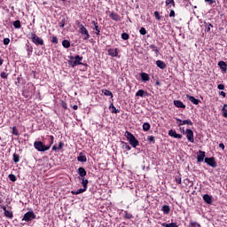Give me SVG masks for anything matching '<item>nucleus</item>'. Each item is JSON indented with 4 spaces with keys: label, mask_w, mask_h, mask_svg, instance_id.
<instances>
[{
    "label": "nucleus",
    "mask_w": 227,
    "mask_h": 227,
    "mask_svg": "<svg viewBox=\"0 0 227 227\" xmlns=\"http://www.w3.org/2000/svg\"><path fill=\"white\" fill-rule=\"evenodd\" d=\"M156 66L158 67V68H160L161 70H164V68H166V63L162 60H157Z\"/></svg>",
    "instance_id": "16"
},
{
    "label": "nucleus",
    "mask_w": 227,
    "mask_h": 227,
    "mask_svg": "<svg viewBox=\"0 0 227 227\" xmlns=\"http://www.w3.org/2000/svg\"><path fill=\"white\" fill-rule=\"evenodd\" d=\"M206 3H208V4H214L215 1L214 0H205Z\"/></svg>",
    "instance_id": "52"
},
{
    "label": "nucleus",
    "mask_w": 227,
    "mask_h": 227,
    "mask_svg": "<svg viewBox=\"0 0 227 227\" xmlns=\"http://www.w3.org/2000/svg\"><path fill=\"white\" fill-rule=\"evenodd\" d=\"M174 106H176V107H179L180 109H185V105H184V102L180 100H174Z\"/></svg>",
    "instance_id": "12"
},
{
    "label": "nucleus",
    "mask_w": 227,
    "mask_h": 227,
    "mask_svg": "<svg viewBox=\"0 0 227 227\" xmlns=\"http://www.w3.org/2000/svg\"><path fill=\"white\" fill-rule=\"evenodd\" d=\"M12 134H14V136H19V130H17V128H12Z\"/></svg>",
    "instance_id": "45"
},
{
    "label": "nucleus",
    "mask_w": 227,
    "mask_h": 227,
    "mask_svg": "<svg viewBox=\"0 0 227 227\" xmlns=\"http://www.w3.org/2000/svg\"><path fill=\"white\" fill-rule=\"evenodd\" d=\"M147 141H149V143L155 144V137H153V136H149V137H147Z\"/></svg>",
    "instance_id": "38"
},
{
    "label": "nucleus",
    "mask_w": 227,
    "mask_h": 227,
    "mask_svg": "<svg viewBox=\"0 0 227 227\" xmlns=\"http://www.w3.org/2000/svg\"><path fill=\"white\" fill-rule=\"evenodd\" d=\"M52 43H58V37H56V36H53V38H52Z\"/></svg>",
    "instance_id": "53"
},
{
    "label": "nucleus",
    "mask_w": 227,
    "mask_h": 227,
    "mask_svg": "<svg viewBox=\"0 0 227 227\" xmlns=\"http://www.w3.org/2000/svg\"><path fill=\"white\" fill-rule=\"evenodd\" d=\"M110 17L113 19V20H120V16L114 12H112Z\"/></svg>",
    "instance_id": "31"
},
{
    "label": "nucleus",
    "mask_w": 227,
    "mask_h": 227,
    "mask_svg": "<svg viewBox=\"0 0 227 227\" xmlns=\"http://www.w3.org/2000/svg\"><path fill=\"white\" fill-rule=\"evenodd\" d=\"M140 77H141L142 81H144V82L150 81V75L146 73H141Z\"/></svg>",
    "instance_id": "17"
},
{
    "label": "nucleus",
    "mask_w": 227,
    "mask_h": 227,
    "mask_svg": "<svg viewBox=\"0 0 227 227\" xmlns=\"http://www.w3.org/2000/svg\"><path fill=\"white\" fill-rule=\"evenodd\" d=\"M4 212L5 217H9V219H12V217H13V213H12V211L10 210H7L6 207H4Z\"/></svg>",
    "instance_id": "22"
},
{
    "label": "nucleus",
    "mask_w": 227,
    "mask_h": 227,
    "mask_svg": "<svg viewBox=\"0 0 227 227\" xmlns=\"http://www.w3.org/2000/svg\"><path fill=\"white\" fill-rule=\"evenodd\" d=\"M9 179L11 180V182H17V176H15V175L13 174L9 175Z\"/></svg>",
    "instance_id": "36"
},
{
    "label": "nucleus",
    "mask_w": 227,
    "mask_h": 227,
    "mask_svg": "<svg viewBox=\"0 0 227 227\" xmlns=\"http://www.w3.org/2000/svg\"><path fill=\"white\" fill-rule=\"evenodd\" d=\"M161 225L163 227H178V224H176V223H161Z\"/></svg>",
    "instance_id": "27"
},
{
    "label": "nucleus",
    "mask_w": 227,
    "mask_h": 227,
    "mask_svg": "<svg viewBox=\"0 0 227 227\" xmlns=\"http://www.w3.org/2000/svg\"><path fill=\"white\" fill-rule=\"evenodd\" d=\"M169 17H175V11L174 10L170 11Z\"/></svg>",
    "instance_id": "56"
},
{
    "label": "nucleus",
    "mask_w": 227,
    "mask_h": 227,
    "mask_svg": "<svg viewBox=\"0 0 227 227\" xmlns=\"http://www.w3.org/2000/svg\"><path fill=\"white\" fill-rule=\"evenodd\" d=\"M218 90H224V84H218Z\"/></svg>",
    "instance_id": "55"
},
{
    "label": "nucleus",
    "mask_w": 227,
    "mask_h": 227,
    "mask_svg": "<svg viewBox=\"0 0 227 227\" xmlns=\"http://www.w3.org/2000/svg\"><path fill=\"white\" fill-rule=\"evenodd\" d=\"M32 36V42L35 45H43V39L40 38L36 34H31Z\"/></svg>",
    "instance_id": "6"
},
{
    "label": "nucleus",
    "mask_w": 227,
    "mask_h": 227,
    "mask_svg": "<svg viewBox=\"0 0 227 227\" xmlns=\"http://www.w3.org/2000/svg\"><path fill=\"white\" fill-rule=\"evenodd\" d=\"M82 184L83 185L82 189H85L87 191L88 189V179L82 177Z\"/></svg>",
    "instance_id": "26"
},
{
    "label": "nucleus",
    "mask_w": 227,
    "mask_h": 227,
    "mask_svg": "<svg viewBox=\"0 0 227 227\" xmlns=\"http://www.w3.org/2000/svg\"><path fill=\"white\" fill-rule=\"evenodd\" d=\"M143 130H144L145 132H148V130H150V123L145 122V123L143 124Z\"/></svg>",
    "instance_id": "29"
},
{
    "label": "nucleus",
    "mask_w": 227,
    "mask_h": 227,
    "mask_svg": "<svg viewBox=\"0 0 227 227\" xmlns=\"http://www.w3.org/2000/svg\"><path fill=\"white\" fill-rule=\"evenodd\" d=\"M185 135L190 143H194V132H192V129H186Z\"/></svg>",
    "instance_id": "8"
},
{
    "label": "nucleus",
    "mask_w": 227,
    "mask_h": 227,
    "mask_svg": "<svg viewBox=\"0 0 227 227\" xmlns=\"http://www.w3.org/2000/svg\"><path fill=\"white\" fill-rule=\"evenodd\" d=\"M93 26L95 27L96 35H100V27H98V23L92 21Z\"/></svg>",
    "instance_id": "28"
},
{
    "label": "nucleus",
    "mask_w": 227,
    "mask_h": 227,
    "mask_svg": "<svg viewBox=\"0 0 227 227\" xmlns=\"http://www.w3.org/2000/svg\"><path fill=\"white\" fill-rule=\"evenodd\" d=\"M191 227H200V223L198 222H190Z\"/></svg>",
    "instance_id": "40"
},
{
    "label": "nucleus",
    "mask_w": 227,
    "mask_h": 227,
    "mask_svg": "<svg viewBox=\"0 0 227 227\" xmlns=\"http://www.w3.org/2000/svg\"><path fill=\"white\" fill-rule=\"evenodd\" d=\"M123 147L125 148V150H128V152H129V150L131 149L130 145H129L127 143L124 144Z\"/></svg>",
    "instance_id": "49"
},
{
    "label": "nucleus",
    "mask_w": 227,
    "mask_h": 227,
    "mask_svg": "<svg viewBox=\"0 0 227 227\" xmlns=\"http://www.w3.org/2000/svg\"><path fill=\"white\" fill-rule=\"evenodd\" d=\"M70 59H74V60H70L68 63L71 67H77V65H82V63H81V61H82V57L77 55L74 58V57H70Z\"/></svg>",
    "instance_id": "4"
},
{
    "label": "nucleus",
    "mask_w": 227,
    "mask_h": 227,
    "mask_svg": "<svg viewBox=\"0 0 227 227\" xmlns=\"http://www.w3.org/2000/svg\"><path fill=\"white\" fill-rule=\"evenodd\" d=\"M52 150H53V152H56L58 150V146L53 145Z\"/></svg>",
    "instance_id": "60"
},
{
    "label": "nucleus",
    "mask_w": 227,
    "mask_h": 227,
    "mask_svg": "<svg viewBox=\"0 0 227 227\" xmlns=\"http://www.w3.org/2000/svg\"><path fill=\"white\" fill-rule=\"evenodd\" d=\"M82 192H86V189L81 188L78 189L77 191H71V194H82Z\"/></svg>",
    "instance_id": "25"
},
{
    "label": "nucleus",
    "mask_w": 227,
    "mask_h": 227,
    "mask_svg": "<svg viewBox=\"0 0 227 227\" xmlns=\"http://www.w3.org/2000/svg\"><path fill=\"white\" fill-rule=\"evenodd\" d=\"M204 26H205V33H209L210 29H212V27H214V26H212L210 23L208 22H204Z\"/></svg>",
    "instance_id": "19"
},
{
    "label": "nucleus",
    "mask_w": 227,
    "mask_h": 227,
    "mask_svg": "<svg viewBox=\"0 0 227 227\" xmlns=\"http://www.w3.org/2000/svg\"><path fill=\"white\" fill-rule=\"evenodd\" d=\"M205 160V152L200 150L197 153V162H203Z\"/></svg>",
    "instance_id": "9"
},
{
    "label": "nucleus",
    "mask_w": 227,
    "mask_h": 227,
    "mask_svg": "<svg viewBox=\"0 0 227 227\" xmlns=\"http://www.w3.org/2000/svg\"><path fill=\"white\" fill-rule=\"evenodd\" d=\"M223 118H227V109L222 108Z\"/></svg>",
    "instance_id": "46"
},
{
    "label": "nucleus",
    "mask_w": 227,
    "mask_h": 227,
    "mask_svg": "<svg viewBox=\"0 0 227 227\" xmlns=\"http://www.w3.org/2000/svg\"><path fill=\"white\" fill-rule=\"evenodd\" d=\"M59 27H65V21H60L59 23Z\"/></svg>",
    "instance_id": "54"
},
{
    "label": "nucleus",
    "mask_w": 227,
    "mask_h": 227,
    "mask_svg": "<svg viewBox=\"0 0 227 227\" xmlns=\"http://www.w3.org/2000/svg\"><path fill=\"white\" fill-rule=\"evenodd\" d=\"M13 160L17 164V162H19V160H20V156H19V154H17V153H14L13 154Z\"/></svg>",
    "instance_id": "35"
},
{
    "label": "nucleus",
    "mask_w": 227,
    "mask_h": 227,
    "mask_svg": "<svg viewBox=\"0 0 227 227\" xmlns=\"http://www.w3.org/2000/svg\"><path fill=\"white\" fill-rule=\"evenodd\" d=\"M176 184H182V177L176 176Z\"/></svg>",
    "instance_id": "50"
},
{
    "label": "nucleus",
    "mask_w": 227,
    "mask_h": 227,
    "mask_svg": "<svg viewBox=\"0 0 227 227\" xmlns=\"http://www.w3.org/2000/svg\"><path fill=\"white\" fill-rule=\"evenodd\" d=\"M109 110H110L111 113H113L114 114H118V113H120V110L116 109V107L114 106V104H111V105H110Z\"/></svg>",
    "instance_id": "21"
},
{
    "label": "nucleus",
    "mask_w": 227,
    "mask_h": 227,
    "mask_svg": "<svg viewBox=\"0 0 227 227\" xmlns=\"http://www.w3.org/2000/svg\"><path fill=\"white\" fill-rule=\"evenodd\" d=\"M136 97H145V90H137V92L136 93Z\"/></svg>",
    "instance_id": "34"
},
{
    "label": "nucleus",
    "mask_w": 227,
    "mask_h": 227,
    "mask_svg": "<svg viewBox=\"0 0 227 227\" xmlns=\"http://www.w3.org/2000/svg\"><path fill=\"white\" fill-rule=\"evenodd\" d=\"M51 145H52V143H54V137H51Z\"/></svg>",
    "instance_id": "62"
},
{
    "label": "nucleus",
    "mask_w": 227,
    "mask_h": 227,
    "mask_svg": "<svg viewBox=\"0 0 227 227\" xmlns=\"http://www.w3.org/2000/svg\"><path fill=\"white\" fill-rule=\"evenodd\" d=\"M219 148H222V150H224V144L223 143L219 144Z\"/></svg>",
    "instance_id": "58"
},
{
    "label": "nucleus",
    "mask_w": 227,
    "mask_h": 227,
    "mask_svg": "<svg viewBox=\"0 0 227 227\" xmlns=\"http://www.w3.org/2000/svg\"><path fill=\"white\" fill-rule=\"evenodd\" d=\"M139 33L140 35H146V29L145 27H141Z\"/></svg>",
    "instance_id": "44"
},
{
    "label": "nucleus",
    "mask_w": 227,
    "mask_h": 227,
    "mask_svg": "<svg viewBox=\"0 0 227 227\" xmlns=\"http://www.w3.org/2000/svg\"><path fill=\"white\" fill-rule=\"evenodd\" d=\"M219 95H221L222 97H223V98L226 97V92L224 91H220Z\"/></svg>",
    "instance_id": "57"
},
{
    "label": "nucleus",
    "mask_w": 227,
    "mask_h": 227,
    "mask_svg": "<svg viewBox=\"0 0 227 227\" xmlns=\"http://www.w3.org/2000/svg\"><path fill=\"white\" fill-rule=\"evenodd\" d=\"M3 63H4V60H3V59H1V57H0V67L3 65Z\"/></svg>",
    "instance_id": "61"
},
{
    "label": "nucleus",
    "mask_w": 227,
    "mask_h": 227,
    "mask_svg": "<svg viewBox=\"0 0 227 227\" xmlns=\"http://www.w3.org/2000/svg\"><path fill=\"white\" fill-rule=\"evenodd\" d=\"M73 109H74V111H77V109H79V106H77V105H74V106H73Z\"/></svg>",
    "instance_id": "59"
},
{
    "label": "nucleus",
    "mask_w": 227,
    "mask_h": 227,
    "mask_svg": "<svg viewBox=\"0 0 227 227\" xmlns=\"http://www.w3.org/2000/svg\"><path fill=\"white\" fill-rule=\"evenodd\" d=\"M34 148H35L37 152H47V150H51V145H45L42 141H35L34 143Z\"/></svg>",
    "instance_id": "2"
},
{
    "label": "nucleus",
    "mask_w": 227,
    "mask_h": 227,
    "mask_svg": "<svg viewBox=\"0 0 227 227\" xmlns=\"http://www.w3.org/2000/svg\"><path fill=\"white\" fill-rule=\"evenodd\" d=\"M218 67H220L221 70H223V72L226 73L227 71V65L226 62L224 61H219L218 62Z\"/></svg>",
    "instance_id": "14"
},
{
    "label": "nucleus",
    "mask_w": 227,
    "mask_h": 227,
    "mask_svg": "<svg viewBox=\"0 0 227 227\" xmlns=\"http://www.w3.org/2000/svg\"><path fill=\"white\" fill-rule=\"evenodd\" d=\"M226 107H227V105L225 104V105H223V109H226Z\"/></svg>",
    "instance_id": "63"
},
{
    "label": "nucleus",
    "mask_w": 227,
    "mask_h": 227,
    "mask_svg": "<svg viewBox=\"0 0 227 227\" xmlns=\"http://www.w3.org/2000/svg\"><path fill=\"white\" fill-rule=\"evenodd\" d=\"M33 219H36V215L33 211H28L23 215L22 221L29 223L30 221H33Z\"/></svg>",
    "instance_id": "5"
},
{
    "label": "nucleus",
    "mask_w": 227,
    "mask_h": 227,
    "mask_svg": "<svg viewBox=\"0 0 227 227\" xmlns=\"http://www.w3.org/2000/svg\"><path fill=\"white\" fill-rule=\"evenodd\" d=\"M154 16H155V19H157V20H160V14L159 13V12H154Z\"/></svg>",
    "instance_id": "42"
},
{
    "label": "nucleus",
    "mask_w": 227,
    "mask_h": 227,
    "mask_svg": "<svg viewBox=\"0 0 227 227\" xmlns=\"http://www.w3.org/2000/svg\"><path fill=\"white\" fill-rule=\"evenodd\" d=\"M183 125H192V120H184L183 121Z\"/></svg>",
    "instance_id": "39"
},
{
    "label": "nucleus",
    "mask_w": 227,
    "mask_h": 227,
    "mask_svg": "<svg viewBox=\"0 0 227 227\" xmlns=\"http://www.w3.org/2000/svg\"><path fill=\"white\" fill-rule=\"evenodd\" d=\"M65 146V144L63 142H59L58 150H61Z\"/></svg>",
    "instance_id": "48"
},
{
    "label": "nucleus",
    "mask_w": 227,
    "mask_h": 227,
    "mask_svg": "<svg viewBox=\"0 0 227 227\" xmlns=\"http://www.w3.org/2000/svg\"><path fill=\"white\" fill-rule=\"evenodd\" d=\"M165 4L168 8H171L172 6L175 8V0H166Z\"/></svg>",
    "instance_id": "23"
},
{
    "label": "nucleus",
    "mask_w": 227,
    "mask_h": 227,
    "mask_svg": "<svg viewBox=\"0 0 227 227\" xmlns=\"http://www.w3.org/2000/svg\"><path fill=\"white\" fill-rule=\"evenodd\" d=\"M186 98L192 102V104H194V106H198L200 104V99H196V98L191 96V95H186Z\"/></svg>",
    "instance_id": "11"
},
{
    "label": "nucleus",
    "mask_w": 227,
    "mask_h": 227,
    "mask_svg": "<svg viewBox=\"0 0 227 227\" xmlns=\"http://www.w3.org/2000/svg\"><path fill=\"white\" fill-rule=\"evenodd\" d=\"M204 161L207 166H210L211 168H217V163L215 162V158L211 157V158H205Z\"/></svg>",
    "instance_id": "7"
},
{
    "label": "nucleus",
    "mask_w": 227,
    "mask_h": 227,
    "mask_svg": "<svg viewBox=\"0 0 227 227\" xmlns=\"http://www.w3.org/2000/svg\"><path fill=\"white\" fill-rule=\"evenodd\" d=\"M121 38H122V40H129V35L127 33H122L121 34Z\"/></svg>",
    "instance_id": "41"
},
{
    "label": "nucleus",
    "mask_w": 227,
    "mask_h": 227,
    "mask_svg": "<svg viewBox=\"0 0 227 227\" xmlns=\"http://www.w3.org/2000/svg\"><path fill=\"white\" fill-rule=\"evenodd\" d=\"M176 120L177 121V125H184V121H182V120H180L178 118H176Z\"/></svg>",
    "instance_id": "51"
},
{
    "label": "nucleus",
    "mask_w": 227,
    "mask_h": 227,
    "mask_svg": "<svg viewBox=\"0 0 227 227\" xmlns=\"http://www.w3.org/2000/svg\"><path fill=\"white\" fill-rule=\"evenodd\" d=\"M161 210L164 214L168 215V214H169L171 208L169 207V206L164 205V206H162Z\"/></svg>",
    "instance_id": "24"
},
{
    "label": "nucleus",
    "mask_w": 227,
    "mask_h": 227,
    "mask_svg": "<svg viewBox=\"0 0 227 227\" xmlns=\"http://www.w3.org/2000/svg\"><path fill=\"white\" fill-rule=\"evenodd\" d=\"M13 27L16 28V29H20V20H16L13 22Z\"/></svg>",
    "instance_id": "33"
},
{
    "label": "nucleus",
    "mask_w": 227,
    "mask_h": 227,
    "mask_svg": "<svg viewBox=\"0 0 227 227\" xmlns=\"http://www.w3.org/2000/svg\"><path fill=\"white\" fill-rule=\"evenodd\" d=\"M168 136H170L171 137H175L176 139H182V135L176 133V131L170 129L168 131Z\"/></svg>",
    "instance_id": "10"
},
{
    "label": "nucleus",
    "mask_w": 227,
    "mask_h": 227,
    "mask_svg": "<svg viewBox=\"0 0 227 227\" xmlns=\"http://www.w3.org/2000/svg\"><path fill=\"white\" fill-rule=\"evenodd\" d=\"M125 137H127L128 141L129 142V145L133 146V148H136L137 146H139V141L136 139V137L132 135V133L126 131L124 133Z\"/></svg>",
    "instance_id": "1"
},
{
    "label": "nucleus",
    "mask_w": 227,
    "mask_h": 227,
    "mask_svg": "<svg viewBox=\"0 0 227 227\" xmlns=\"http://www.w3.org/2000/svg\"><path fill=\"white\" fill-rule=\"evenodd\" d=\"M150 49H152V51H153V52H159V49H157V46H155V44H151L150 46Z\"/></svg>",
    "instance_id": "37"
},
{
    "label": "nucleus",
    "mask_w": 227,
    "mask_h": 227,
    "mask_svg": "<svg viewBox=\"0 0 227 227\" xmlns=\"http://www.w3.org/2000/svg\"><path fill=\"white\" fill-rule=\"evenodd\" d=\"M108 54L112 56V58H116V56H118V49H109Z\"/></svg>",
    "instance_id": "13"
},
{
    "label": "nucleus",
    "mask_w": 227,
    "mask_h": 227,
    "mask_svg": "<svg viewBox=\"0 0 227 227\" xmlns=\"http://www.w3.org/2000/svg\"><path fill=\"white\" fill-rule=\"evenodd\" d=\"M103 93L106 97H111V98H113V92H111L110 90H104Z\"/></svg>",
    "instance_id": "32"
},
{
    "label": "nucleus",
    "mask_w": 227,
    "mask_h": 227,
    "mask_svg": "<svg viewBox=\"0 0 227 227\" xmlns=\"http://www.w3.org/2000/svg\"><path fill=\"white\" fill-rule=\"evenodd\" d=\"M62 45L63 47H65V49H68L70 47V41L68 40L62 41Z\"/></svg>",
    "instance_id": "30"
},
{
    "label": "nucleus",
    "mask_w": 227,
    "mask_h": 227,
    "mask_svg": "<svg viewBox=\"0 0 227 227\" xmlns=\"http://www.w3.org/2000/svg\"><path fill=\"white\" fill-rule=\"evenodd\" d=\"M0 76L2 77V79H8V74L4 72L1 73Z\"/></svg>",
    "instance_id": "43"
},
{
    "label": "nucleus",
    "mask_w": 227,
    "mask_h": 227,
    "mask_svg": "<svg viewBox=\"0 0 227 227\" xmlns=\"http://www.w3.org/2000/svg\"><path fill=\"white\" fill-rule=\"evenodd\" d=\"M77 160H78V162H86V160H88V159L86 158V155H83L82 153H81L79 154V156L77 157Z\"/></svg>",
    "instance_id": "20"
},
{
    "label": "nucleus",
    "mask_w": 227,
    "mask_h": 227,
    "mask_svg": "<svg viewBox=\"0 0 227 227\" xmlns=\"http://www.w3.org/2000/svg\"><path fill=\"white\" fill-rule=\"evenodd\" d=\"M78 174H79V176H80L82 178H84V177L86 176V175H87L86 169H84V168H82V167H80V168H78Z\"/></svg>",
    "instance_id": "15"
},
{
    "label": "nucleus",
    "mask_w": 227,
    "mask_h": 227,
    "mask_svg": "<svg viewBox=\"0 0 227 227\" xmlns=\"http://www.w3.org/2000/svg\"><path fill=\"white\" fill-rule=\"evenodd\" d=\"M10 43V38L4 39V45H8Z\"/></svg>",
    "instance_id": "47"
},
{
    "label": "nucleus",
    "mask_w": 227,
    "mask_h": 227,
    "mask_svg": "<svg viewBox=\"0 0 227 227\" xmlns=\"http://www.w3.org/2000/svg\"><path fill=\"white\" fill-rule=\"evenodd\" d=\"M77 26L79 27L81 35H83V40H90V33L88 32V29L85 28L84 25L77 21Z\"/></svg>",
    "instance_id": "3"
},
{
    "label": "nucleus",
    "mask_w": 227,
    "mask_h": 227,
    "mask_svg": "<svg viewBox=\"0 0 227 227\" xmlns=\"http://www.w3.org/2000/svg\"><path fill=\"white\" fill-rule=\"evenodd\" d=\"M203 200L206 203H207V205H210L212 203V196L208 195V194H205L203 196Z\"/></svg>",
    "instance_id": "18"
}]
</instances>
